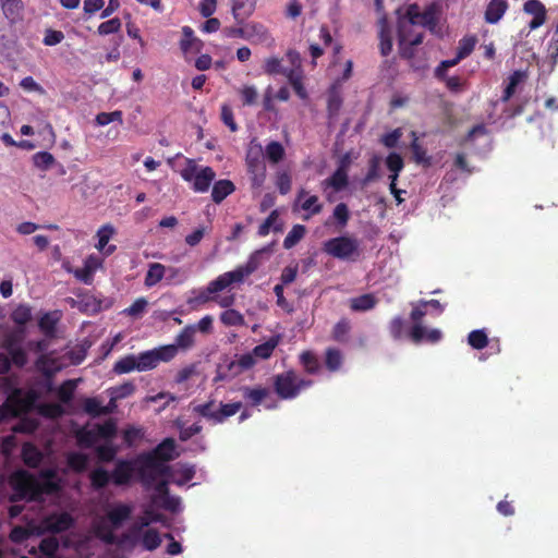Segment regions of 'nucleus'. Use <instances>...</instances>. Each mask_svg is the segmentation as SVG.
Here are the masks:
<instances>
[{"label":"nucleus","instance_id":"nucleus-43","mask_svg":"<svg viewBox=\"0 0 558 558\" xmlns=\"http://www.w3.org/2000/svg\"><path fill=\"white\" fill-rule=\"evenodd\" d=\"M183 38L180 41V48L184 53L193 50H198L199 40L194 37V32L190 26H184L182 29Z\"/></svg>","mask_w":558,"mask_h":558},{"label":"nucleus","instance_id":"nucleus-17","mask_svg":"<svg viewBox=\"0 0 558 558\" xmlns=\"http://www.w3.org/2000/svg\"><path fill=\"white\" fill-rule=\"evenodd\" d=\"M343 104L340 90L333 85L327 94V118L329 122H335L339 116Z\"/></svg>","mask_w":558,"mask_h":558},{"label":"nucleus","instance_id":"nucleus-63","mask_svg":"<svg viewBox=\"0 0 558 558\" xmlns=\"http://www.w3.org/2000/svg\"><path fill=\"white\" fill-rule=\"evenodd\" d=\"M38 412L49 418H57L63 415L64 411L61 404L59 403H43L38 407Z\"/></svg>","mask_w":558,"mask_h":558},{"label":"nucleus","instance_id":"nucleus-11","mask_svg":"<svg viewBox=\"0 0 558 558\" xmlns=\"http://www.w3.org/2000/svg\"><path fill=\"white\" fill-rule=\"evenodd\" d=\"M253 270L254 267L247 268L246 271H244L242 268H238L233 271L225 272L208 283V291L215 294L225 290L232 283L242 282L244 277L251 274Z\"/></svg>","mask_w":558,"mask_h":558},{"label":"nucleus","instance_id":"nucleus-62","mask_svg":"<svg viewBox=\"0 0 558 558\" xmlns=\"http://www.w3.org/2000/svg\"><path fill=\"white\" fill-rule=\"evenodd\" d=\"M97 440L98 435L95 427L92 429H82L77 433V441L81 447L92 448Z\"/></svg>","mask_w":558,"mask_h":558},{"label":"nucleus","instance_id":"nucleus-30","mask_svg":"<svg viewBox=\"0 0 558 558\" xmlns=\"http://www.w3.org/2000/svg\"><path fill=\"white\" fill-rule=\"evenodd\" d=\"M36 367L39 372H41L46 379L43 383L44 388L46 391L50 392L53 390V384H52V376L54 374V369L49 366V359L41 354L37 361H36Z\"/></svg>","mask_w":558,"mask_h":558},{"label":"nucleus","instance_id":"nucleus-54","mask_svg":"<svg viewBox=\"0 0 558 558\" xmlns=\"http://www.w3.org/2000/svg\"><path fill=\"white\" fill-rule=\"evenodd\" d=\"M385 23H386V21H385V19H383V25H381V28L379 32V39H380L379 49H380L381 56L387 57L392 50V39L390 36V32L386 27Z\"/></svg>","mask_w":558,"mask_h":558},{"label":"nucleus","instance_id":"nucleus-47","mask_svg":"<svg viewBox=\"0 0 558 558\" xmlns=\"http://www.w3.org/2000/svg\"><path fill=\"white\" fill-rule=\"evenodd\" d=\"M59 546V541L54 536H49L40 541L38 548L47 558H54Z\"/></svg>","mask_w":558,"mask_h":558},{"label":"nucleus","instance_id":"nucleus-1","mask_svg":"<svg viewBox=\"0 0 558 558\" xmlns=\"http://www.w3.org/2000/svg\"><path fill=\"white\" fill-rule=\"evenodd\" d=\"M175 448V440L168 437L154 449L137 456V480L144 488H149L159 477L171 475L168 463L177 457Z\"/></svg>","mask_w":558,"mask_h":558},{"label":"nucleus","instance_id":"nucleus-61","mask_svg":"<svg viewBox=\"0 0 558 558\" xmlns=\"http://www.w3.org/2000/svg\"><path fill=\"white\" fill-rule=\"evenodd\" d=\"M169 476L159 477L148 489L154 488L155 495L151 497L153 502H158L159 499L169 494Z\"/></svg>","mask_w":558,"mask_h":558},{"label":"nucleus","instance_id":"nucleus-27","mask_svg":"<svg viewBox=\"0 0 558 558\" xmlns=\"http://www.w3.org/2000/svg\"><path fill=\"white\" fill-rule=\"evenodd\" d=\"M412 142L410 145L412 151V158L414 162L423 166H430V157L427 155V150L418 142V137L415 131L410 133Z\"/></svg>","mask_w":558,"mask_h":558},{"label":"nucleus","instance_id":"nucleus-34","mask_svg":"<svg viewBox=\"0 0 558 558\" xmlns=\"http://www.w3.org/2000/svg\"><path fill=\"white\" fill-rule=\"evenodd\" d=\"M25 338V328L16 327L13 330L8 331L2 337V347L5 350L21 347L22 341Z\"/></svg>","mask_w":558,"mask_h":558},{"label":"nucleus","instance_id":"nucleus-7","mask_svg":"<svg viewBox=\"0 0 558 558\" xmlns=\"http://www.w3.org/2000/svg\"><path fill=\"white\" fill-rule=\"evenodd\" d=\"M274 390L282 400L295 399L298 397L296 373L293 369H289L275 375Z\"/></svg>","mask_w":558,"mask_h":558},{"label":"nucleus","instance_id":"nucleus-8","mask_svg":"<svg viewBox=\"0 0 558 558\" xmlns=\"http://www.w3.org/2000/svg\"><path fill=\"white\" fill-rule=\"evenodd\" d=\"M74 524L73 517L68 512H53L46 515L39 525L38 534L43 533H62L71 529Z\"/></svg>","mask_w":558,"mask_h":558},{"label":"nucleus","instance_id":"nucleus-38","mask_svg":"<svg viewBox=\"0 0 558 558\" xmlns=\"http://www.w3.org/2000/svg\"><path fill=\"white\" fill-rule=\"evenodd\" d=\"M300 362L307 374H317L320 368V362L318 357L311 351H304L300 354Z\"/></svg>","mask_w":558,"mask_h":558},{"label":"nucleus","instance_id":"nucleus-60","mask_svg":"<svg viewBox=\"0 0 558 558\" xmlns=\"http://www.w3.org/2000/svg\"><path fill=\"white\" fill-rule=\"evenodd\" d=\"M275 184L281 195H286L291 191L292 179L288 171H278L276 173Z\"/></svg>","mask_w":558,"mask_h":558},{"label":"nucleus","instance_id":"nucleus-2","mask_svg":"<svg viewBox=\"0 0 558 558\" xmlns=\"http://www.w3.org/2000/svg\"><path fill=\"white\" fill-rule=\"evenodd\" d=\"M441 7L433 2L428 4L424 11L417 3H410L405 9V19L410 25H421L428 29L433 35L438 37L442 36L441 27L439 26V15Z\"/></svg>","mask_w":558,"mask_h":558},{"label":"nucleus","instance_id":"nucleus-29","mask_svg":"<svg viewBox=\"0 0 558 558\" xmlns=\"http://www.w3.org/2000/svg\"><path fill=\"white\" fill-rule=\"evenodd\" d=\"M279 342H280V337L272 336L266 342L256 345L253 349L252 353L255 357H258L262 360H267L272 355V353H274L275 349L278 347Z\"/></svg>","mask_w":558,"mask_h":558},{"label":"nucleus","instance_id":"nucleus-55","mask_svg":"<svg viewBox=\"0 0 558 558\" xmlns=\"http://www.w3.org/2000/svg\"><path fill=\"white\" fill-rule=\"evenodd\" d=\"M76 388V383L74 380L68 379L63 381L58 388V398L62 403H69L74 396V390Z\"/></svg>","mask_w":558,"mask_h":558},{"label":"nucleus","instance_id":"nucleus-39","mask_svg":"<svg viewBox=\"0 0 558 558\" xmlns=\"http://www.w3.org/2000/svg\"><path fill=\"white\" fill-rule=\"evenodd\" d=\"M215 405L216 401L209 400L205 403L195 405L193 411L213 424H217L216 415H218V409H215Z\"/></svg>","mask_w":558,"mask_h":558},{"label":"nucleus","instance_id":"nucleus-36","mask_svg":"<svg viewBox=\"0 0 558 558\" xmlns=\"http://www.w3.org/2000/svg\"><path fill=\"white\" fill-rule=\"evenodd\" d=\"M525 78V73L522 71H514L508 77V84L504 89L501 101L507 102L514 95L518 85Z\"/></svg>","mask_w":558,"mask_h":558},{"label":"nucleus","instance_id":"nucleus-52","mask_svg":"<svg viewBox=\"0 0 558 558\" xmlns=\"http://www.w3.org/2000/svg\"><path fill=\"white\" fill-rule=\"evenodd\" d=\"M4 15L14 21L23 9L22 0H0Z\"/></svg>","mask_w":558,"mask_h":558},{"label":"nucleus","instance_id":"nucleus-26","mask_svg":"<svg viewBox=\"0 0 558 558\" xmlns=\"http://www.w3.org/2000/svg\"><path fill=\"white\" fill-rule=\"evenodd\" d=\"M196 328L192 325L185 326L180 333L175 337L174 343L171 345L175 349V355L178 354V350H187L194 344Z\"/></svg>","mask_w":558,"mask_h":558},{"label":"nucleus","instance_id":"nucleus-64","mask_svg":"<svg viewBox=\"0 0 558 558\" xmlns=\"http://www.w3.org/2000/svg\"><path fill=\"white\" fill-rule=\"evenodd\" d=\"M39 424L35 418L22 417L20 422L13 426L12 430L20 434H32L37 430Z\"/></svg>","mask_w":558,"mask_h":558},{"label":"nucleus","instance_id":"nucleus-49","mask_svg":"<svg viewBox=\"0 0 558 558\" xmlns=\"http://www.w3.org/2000/svg\"><path fill=\"white\" fill-rule=\"evenodd\" d=\"M220 320L225 326H243L245 324L244 316L233 308L222 312Z\"/></svg>","mask_w":558,"mask_h":558},{"label":"nucleus","instance_id":"nucleus-23","mask_svg":"<svg viewBox=\"0 0 558 558\" xmlns=\"http://www.w3.org/2000/svg\"><path fill=\"white\" fill-rule=\"evenodd\" d=\"M60 319L58 312L45 313L39 322V330L44 333L47 339H53L56 337L57 324Z\"/></svg>","mask_w":558,"mask_h":558},{"label":"nucleus","instance_id":"nucleus-33","mask_svg":"<svg viewBox=\"0 0 558 558\" xmlns=\"http://www.w3.org/2000/svg\"><path fill=\"white\" fill-rule=\"evenodd\" d=\"M166 267L160 263H151L145 276L144 283L147 288L155 287L165 276Z\"/></svg>","mask_w":558,"mask_h":558},{"label":"nucleus","instance_id":"nucleus-37","mask_svg":"<svg viewBox=\"0 0 558 558\" xmlns=\"http://www.w3.org/2000/svg\"><path fill=\"white\" fill-rule=\"evenodd\" d=\"M243 404L241 401L231 402V403H219L218 415H216L217 424H222L229 417L235 415L241 409Z\"/></svg>","mask_w":558,"mask_h":558},{"label":"nucleus","instance_id":"nucleus-13","mask_svg":"<svg viewBox=\"0 0 558 558\" xmlns=\"http://www.w3.org/2000/svg\"><path fill=\"white\" fill-rule=\"evenodd\" d=\"M424 39V34L417 33L413 38H410L405 33V27L401 24L398 32L399 53L401 58L411 60L415 56V47L421 45Z\"/></svg>","mask_w":558,"mask_h":558},{"label":"nucleus","instance_id":"nucleus-53","mask_svg":"<svg viewBox=\"0 0 558 558\" xmlns=\"http://www.w3.org/2000/svg\"><path fill=\"white\" fill-rule=\"evenodd\" d=\"M112 399H124L132 396L135 392V385L132 381H125L122 385L111 387L109 390Z\"/></svg>","mask_w":558,"mask_h":558},{"label":"nucleus","instance_id":"nucleus-59","mask_svg":"<svg viewBox=\"0 0 558 558\" xmlns=\"http://www.w3.org/2000/svg\"><path fill=\"white\" fill-rule=\"evenodd\" d=\"M21 415L17 407L14 402L10 401V395L5 402L0 405V424L8 421L9 418L19 417Z\"/></svg>","mask_w":558,"mask_h":558},{"label":"nucleus","instance_id":"nucleus-21","mask_svg":"<svg viewBox=\"0 0 558 558\" xmlns=\"http://www.w3.org/2000/svg\"><path fill=\"white\" fill-rule=\"evenodd\" d=\"M245 162L247 172H258L259 170H266L260 145L248 148Z\"/></svg>","mask_w":558,"mask_h":558},{"label":"nucleus","instance_id":"nucleus-51","mask_svg":"<svg viewBox=\"0 0 558 558\" xmlns=\"http://www.w3.org/2000/svg\"><path fill=\"white\" fill-rule=\"evenodd\" d=\"M476 43L477 39L475 36H464L463 38H461L459 40L457 50L458 59L463 60L466 57H469L474 50Z\"/></svg>","mask_w":558,"mask_h":558},{"label":"nucleus","instance_id":"nucleus-15","mask_svg":"<svg viewBox=\"0 0 558 558\" xmlns=\"http://www.w3.org/2000/svg\"><path fill=\"white\" fill-rule=\"evenodd\" d=\"M257 0H233L232 15L236 24H243L256 10Z\"/></svg>","mask_w":558,"mask_h":558},{"label":"nucleus","instance_id":"nucleus-45","mask_svg":"<svg viewBox=\"0 0 558 558\" xmlns=\"http://www.w3.org/2000/svg\"><path fill=\"white\" fill-rule=\"evenodd\" d=\"M342 360L340 350L336 348H328L326 350L325 364L330 372L338 371L342 365Z\"/></svg>","mask_w":558,"mask_h":558},{"label":"nucleus","instance_id":"nucleus-58","mask_svg":"<svg viewBox=\"0 0 558 558\" xmlns=\"http://www.w3.org/2000/svg\"><path fill=\"white\" fill-rule=\"evenodd\" d=\"M96 124L104 126L111 122H118L119 124H123V113L120 110H116L112 112H100L96 116Z\"/></svg>","mask_w":558,"mask_h":558},{"label":"nucleus","instance_id":"nucleus-57","mask_svg":"<svg viewBox=\"0 0 558 558\" xmlns=\"http://www.w3.org/2000/svg\"><path fill=\"white\" fill-rule=\"evenodd\" d=\"M116 230L113 226L107 223L99 228L97 231L98 243L96 245L98 251H104L109 243L110 239L114 234Z\"/></svg>","mask_w":558,"mask_h":558},{"label":"nucleus","instance_id":"nucleus-40","mask_svg":"<svg viewBox=\"0 0 558 558\" xmlns=\"http://www.w3.org/2000/svg\"><path fill=\"white\" fill-rule=\"evenodd\" d=\"M66 462L72 471L83 473L87 469L88 457L82 452H71L68 456Z\"/></svg>","mask_w":558,"mask_h":558},{"label":"nucleus","instance_id":"nucleus-56","mask_svg":"<svg viewBox=\"0 0 558 558\" xmlns=\"http://www.w3.org/2000/svg\"><path fill=\"white\" fill-rule=\"evenodd\" d=\"M93 260V256H89L84 264L83 268H77L74 271V276L80 281L84 282L85 284H90L93 282V274L95 271V267L90 266V262Z\"/></svg>","mask_w":558,"mask_h":558},{"label":"nucleus","instance_id":"nucleus-24","mask_svg":"<svg viewBox=\"0 0 558 558\" xmlns=\"http://www.w3.org/2000/svg\"><path fill=\"white\" fill-rule=\"evenodd\" d=\"M245 39L254 43H265L269 39V34L262 23L245 22Z\"/></svg>","mask_w":558,"mask_h":558},{"label":"nucleus","instance_id":"nucleus-50","mask_svg":"<svg viewBox=\"0 0 558 558\" xmlns=\"http://www.w3.org/2000/svg\"><path fill=\"white\" fill-rule=\"evenodd\" d=\"M266 157L271 163H278L284 157V148L281 143L271 141L266 146Z\"/></svg>","mask_w":558,"mask_h":558},{"label":"nucleus","instance_id":"nucleus-14","mask_svg":"<svg viewBox=\"0 0 558 558\" xmlns=\"http://www.w3.org/2000/svg\"><path fill=\"white\" fill-rule=\"evenodd\" d=\"M524 13L532 15L533 19L529 23L531 31L539 28L547 17V10L539 0H527L523 4Z\"/></svg>","mask_w":558,"mask_h":558},{"label":"nucleus","instance_id":"nucleus-4","mask_svg":"<svg viewBox=\"0 0 558 558\" xmlns=\"http://www.w3.org/2000/svg\"><path fill=\"white\" fill-rule=\"evenodd\" d=\"M35 477L25 470H16L9 476V485L13 494L9 496V501L12 504L22 500H35Z\"/></svg>","mask_w":558,"mask_h":558},{"label":"nucleus","instance_id":"nucleus-35","mask_svg":"<svg viewBox=\"0 0 558 558\" xmlns=\"http://www.w3.org/2000/svg\"><path fill=\"white\" fill-rule=\"evenodd\" d=\"M138 368L140 367L137 365L136 355L129 354V355H125L124 357L118 360L114 363L112 371L118 375H122V374L131 373L133 371L138 372Z\"/></svg>","mask_w":558,"mask_h":558},{"label":"nucleus","instance_id":"nucleus-42","mask_svg":"<svg viewBox=\"0 0 558 558\" xmlns=\"http://www.w3.org/2000/svg\"><path fill=\"white\" fill-rule=\"evenodd\" d=\"M306 228L303 225H294L283 240V247L290 250L295 246L305 235Z\"/></svg>","mask_w":558,"mask_h":558},{"label":"nucleus","instance_id":"nucleus-3","mask_svg":"<svg viewBox=\"0 0 558 558\" xmlns=\"http://www.w3.org/2000/svg\"><path fill=\"white\" fill-rule=\"evenodd\" d=\"M180 174L184 181L192 183V189L197 193L207 192L216 178L211 167L198 168L193 159H186V166Z\"/></svg>","mask_w":558,"mask_h":558},{"label":"nucleus","instance_id":"nucleus-12","mask_svg":"<svg viewBox=\"0 0 558 558\" xmlns=\"http://www.w3.org/2000/svg\"><path fill=\"white\" fill-rule=\"evenodd\" d=\"M412 311L410 313V318L413 322V326L409 330L410 340L420 344L423 342L425 327L422 325L423 317L427 314L426 306L421 304V300L417 303H411Z\"/></svg>","mask_w":558,"mask_h":558},{"label":"nucleus","instance_id":"nucleus-6","mask_svg":"<svg viewBox=\"0 0 558 558\" xmlns=\"http://www.w3.org/2000/svg\"><path fill=\"white\" fill-rule=\"evenodd\" d=\"M175 357V349L172 345H161L159 348L141 352L136 355L138 372L150 371L157 367L160 362H170Z\"/></svg>","mask_w":558,"mask_h":558},{"label":"nucleus","instance_id":"nucleus-5","mask_svg":"<svg viewBox=\"0 0 558 558\" xmlns=\"http://www.w3.org/2000/svg\"><path fill=\"white\" fill-rule=\"evenodd\" d=\"M324 252L338 259H351L359 256V241L347 235L332 238L324 243Z\"/></svg>","mask_w":558,"mask_h":558},{"label":"nucleus","instance_id":"nucleus-25","mask_svg":"<svg viewBox=\"0 0 558 558\" xmlns=\"http://www.w3.org/2000/svg\"><path fill=\"white\" fill-rule=\"evenodd\" d=\"M235 191V185L232 181L222 179L214 183L211 190V198L216 204H220L227 196Z\"/></svg>","mask_w":558,"mask_h":558},{"label":"nucleus","instance_id":"nucleus-9","mask_svg":"<svg viewBox=\"0 0 558 558\" xmlns=\"http://www.w3.org/2000/svg\"><path fill=\"white\" fill-rule=\"evenodd\" d=\"M110 473L113 485H130L133 476L137 475V457L134 460L119 459Z\"/></svg>","mask_w":558,"mask_h":558},{"label":"nucleus","instance_id":"nucleus-44","mask_svg":"<svg viewBox=\"0 0 558 558\" xmlns=\"http://www.w3.org/2000/svg\"><path fill=\"white\" fill-rule=\"evenodd\" d=\"M488 342V336L484 329H475L468 335V343L475 350H483Z\"/></svg>","mask_w":558,"mask_h":558},{"label":"nucleus","instance_id":"nucleus-32","mask_svg":"<svg viewBox=\"0 0 558 558\" xmlns=\"http://www.w3.org/2000/svg\"><path fill=\"white\" fill-rule=\"evenodd\" d=\"M10 319L20 328H25L32 319V308L29 305L20 304L10 314Z\"/></svg>","mask_w":558,"mask_h":558},{"label":"nucleus","instance_id":"nucleus-31","mask_svg":"<svg viewBox=\"0 0 558 558\" xmlns=\"http://www.w3.org/2000/svg\"><path fill=\"white\" fill-rule=\"evenodd\" d=\"M89 481L95 490L104 489L111 482V473L104 468H96L89 473Z\"/></svg>","mask_w":558,"mask_h":558},{"label":"nucleus","instance_id":"nucleus-41","mask_svg":"<svg viewBox=\"0 0 558 558\" xmlns=\"http://www.w3.org/2000/svg\"><path fill=\"white\" fill-rule=\"evenodd\" d=\"M95 536L107 545H113L117 543V537L110 527L105 522H99L94 526Z\"/></svg>","mask_w":558,"mask_h":558},{"label":"nucleus","instance_id":"nucleus-10","mask_svg":"<svg viewBox=\"0 0 558 558\" xmlns=\"http://www.w3.org/2000/svg\"><path fill=\"white\" fill-rule=\"evenodd\" d=\"M40 397V392L33 388L24 392L22 388L15 387L10 392V401L15 403L21 414L31 412Z\"/></svg>","mask_w":558,"mask_h":558},{"label":"nucleus","instance_id":"nucleus-46","mask_svg":"<svg viewBox=\"0 0 558 558\" xmlns=\"http://www.w3.org/2000/svg\"><path fill=\"white\" fill-rule=\"evenodd\" d=\"M351 330V324L349 319H340L332 329V339L337 342L344 343L348 341V335Z\"/></svg>","mask_w":558,"mask_h":558},{"label":"nucleus","instance_id":"nucleus-28","mask_svg":"<svg viewBox=\"0 0 558 558\" xmlns=\"http://www.w3.org/2000/svg\"><path fill=\"white\" fill-rule=\"evenodd\" d=\"M378 300L375 298L373 293H365L350 300V308L353 312H366L373 310Z\"/></svg>","mask_w":558,"mask_h":558},{"label":"nucleus","instance_id":"nucleus-20","mask_svg":"<svg viewBox=\"0 0 558 558\" xmlns=\"http://www.w3.org/2000/svg\"><path fill=\"white\" fill-rule=\"evenodd\" d=\"M349 184V175L342 169H336L335 172L322 181V187L324 191L332 189L335 192L343 191Z\"/></svg>","mask_w":558,"mask_h":558},{"label":"nucleus","instance_id":"nucleus-48","mask_svg":"<svg viewBox=\"0 0 558 558\" xmlns=\"http://www.w3.org/2000/svg\"><path fill=\"white\" fill-rule=\"evenodd\" d=\"M161 544V537L157 530L148 529L145 531L142 537V545L145 549L153 551L157 549Z\"/></svg>","mask_w":558,"mask_h":558},{"label":"nucleus","instance_id":"nucleus-22","mask_svg":"<svg viewBox=\"0 0 558 558\" xmlns=\"http://www.w3.org/2000/svg\"><path fill=\"white\" fill-rule=\"evenodd\" d=\"M21 457L24 464L32 469L39 466L44 458L41 451L32 442L23 445Z\"/></svg>","mask_w":558,"mask_h":558},{"label":"nucleus","instance_id":"nucleus-18","mask_svg":"<svg viewBox=\"0 0 558 558\" xmlns=\"http://www.w3.org/2000/svg\"><path fill=\"white\" fill-rule=\"evenodd\" d=\"M132 511V506L126 504H117L107 512V519L111 523L112 527L118 529L130 519Z\"/></svg>","mask_w":558,"mask_h":558},{"label":"nucleus","instance_id":"nucleus-16","mask_svg":"<svg viewBox=\"0 0 558 558\" xmlns=\"http://www.w3.org/2000/svg\"><path fill=\"white\" fill-rule=\"evenodd\" d=\"M243 398L251 407H258L270 397V390L266 387H242Z\"/></svg>","mask_w":558,"mask_h":558},{"label":"nucleus","instance_id":"nucleus-19","mask_svg":"<svg viewBox=\"0 0 558 558\" xmlns=\"http://www.w3.org/2000/svg\"><path fill=\"white\" fill-rule=\"evenodd\" d=\"M509 8L507 0H490L485 10V21L489 24L498 23Z\"/></svg>","mask_w":558,"mask_h":558}]
</instances>
